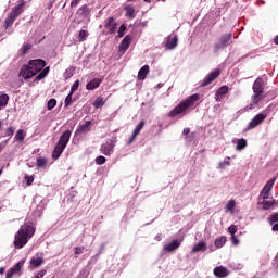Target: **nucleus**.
<instances>
[{"label": "nucleus", "mask_w": 278, "mask_h": 278, "mask_svg": "<svg viewBox=\"0 0 278 278\" xmlns=\"http://www.w3.org/2000/svg\"><path fill=\"white\" fill-rule=\"evenodd\" d=\"M1 127H3V122L0 121V129H1Z\"/></svg>", "instance_id": "680f3d73"}, {"label": "nucleus", "mask_w": 278, "mask_h": 278, "mask_svg": "<svg viewBox=\"0 0 278 278\" xmlns=\"http://www.w3.org/2000/svg\"><path fill=\"white\" fill-rule=\"evenodd\" d=\"M9 101H10V96H8V93L0 94V110H3V108H7Z\"/></svg>", "instance_id": "b1692460"}, {"label": "nucleus", "mask_w": 278, "mask_h": 278, "mask_svg": "<svg viewBox=\"0 0 278 278\" xmlns=\"http://www.w3.org/2000/svg\"><path fill=\"white\" fill-rule=\"evenodd\" d=\"M92 129V122L91 121H86L84 124H80L76 131L75 136H83V134H88Z\"/></svg>", "instance_id": "f8f14e48"}, {"label": "nucleus", "mask_w": 278, "mask_h": 278, "mask_svg": "<svg viewBox=\"0 0 278 278\" xmlns=\"http://www.w3.org/2000/svg\"><path fill=\"white\" fill-rule=\"evenodd\" d=\"M275 203H277L275 198H269V200H263L262 202H260L258 205L262 206V210L266 211V210H270V207H273Z\"/></svg>", "instance_id": "a211bd4d"}, {"label": "nucleus", "mask_w": 278, "mask_h": 278, "mask_svg": "<svg viewBox=\"0 0 278 278\" xmlns=\"http://www.w3.org/2000/svg\"><path fill=\"white\" fill-rule=\"evenodd\" d=\"M199 251H207V244L205 241H199L192 249V253H199Z\"/></svg>", "instance_id": "412c9836"}, {"label": "nucleus", "mask_w": 278, "mask_h": 278, "mask_svg": "<svg viewBox=\"0 0 278 278\" xmlns=\"http://www.w3.org/2000/svg\"><path fill=\"white\" fill-rule=\"evenodd\" d=\"M190 134V128H185L182 130V136L185 137V140H187V142H192V139L194 138V132H191L190 136H188Z\"/></svg>", "instance_id": "473e14b6"}, {"label": "nucleus", "mask_w": 278, "mask_h": 278, "mask_svg": "<svg viewBox=\"0 0 278 278\" xmlns=\"http://www.w3.org/2000/svg\"><path fill=\"white\" fill-rule=\"evenodd\" d=\"M47 275V269L40 270L34 278H42Z\"/></svg>", "instance_id": "603ef678"}, {"label": "nucleus", "mask_w": 278, "mask_h": 278, "mask_svg": "<svg viewBox=\"0 0 278 278\" xmlns=\"http://www.w3.org/2000/svg\"><path fill=\"white\" fill-rule=\"evenodd\" d=\"M225 166V163H220L219 167L223 168Z\"/></svg>", "instance_id": "bf43d9fd"}, {"label": "nucleus", "mask_w": 278, "mask_h": 278, "mask_svg": "<svg viewBox=\"0 0 278 278\" xmlns=\"http://www.w3.org/2000/svg\"><path fill=\"white\" fill-rule=\"evenodd\" d=\"M181 247V242L178 240H173L169 244L164 247V250L167 251L168 253L173 251H177L178 248Z\"/></svg>", "instance_id": "6ab92c4d"}, {"label": "nucleus", "mask_w": 278, "mask_h": 278, "mask_svg": "<svg viewBox=\"0 0 278 278\" xmlns=\"http://www.w3.org/2000/svg\"><path fill=\"white\" fill-rule=\"evenodd\" d=\"M29 49H31V45L26 43L22 47V55H25V53H27V51H29Z\"/></svg>", "instance_id": "49530a36"}, {"label": "nucleus", "mask_w": 278, "mask_h": 278, "mask_svg": "<svg viewBox=\"0 0 278 278\" xmlns=\"http://www.w3.org/2000/svg\"><path fill=\"white\" fill-rule=\"evenodd\" d=\"M268 118V114L266 113H258L256 114L250 123L247 125V131H251V129H255V127H260L262 123H264V119Z\"/></svg>", "instance_id": "1a4fd4ad"}, {"label": "nucleus", "mask_w": 278, "mask_h": 278, "mask_svg": "<svg viewBox=\"0 0 278 278\" xmlns=\"http://www.w3.org/2000/svg\"><path fill=\"white\" fill-rule=\"evenodd\" d=\"M228 231L231 236H236V233H238V226L237 225H231L229 228H228Z\"/></svg>", "instance_id": "c03bdc74"}, {"label": "nucleus", "mask_w": 278, "mask_h": 278, "mask_svg": "<svg viewBox=\"0 0 278 278\" xmlns=\"http://www.w3.org/2000/svg\"><path fill=\"white\" fill-rule=\"evenodd\" d=\"M126 29H127V26H125V24H122L119 26V29L117 30V34H118L117 37L123 38V36H125Z\"/></svg>", "instance_id": "e433bc0d"}, {"label": "nucleus", "mask_w": 278, "mask_h": 278, "mask_svg": "<svg viewBox=\"0 0 278 278\" xmlns=\"http://www.w3.org/2000/svg\"><path fill=\"white\" fill-rule=\"evenodd\" d=\"M80 2H81V0H73L71 2V8H77V5H79Z\"/></svg>", "instance_id": "5fc2aeb1"}, {"label": "nucleus", "mask_w": 278, "mask_h": 278, "mask_svg": "<svg viewBox=\"0 0 278 278\" xmlns=\"http://www.w3.org/2000/svg\"><path fill=\"white\" fill-rule=\"evenodd\" d=\"M47 75H49V66L43 68L37 76L35 81H40L42 79H45V77H47Z\"/></svg>", "instance_id": "2f4dec72"}, {"label": "nucleus", "mask_w": 278, "mask_h": 278, "mask_svg": "<svg viewBox=\"0 0 278 278\" xmlns=\"http://www.w3.org/2000/svg\"><path fill=\"white\" fill-rule=\"evenodd\" d=\"M14 131H15L14 127L10 126L7 128L4 136H7L8 138H12V136H14Z\"/></svg>", "instance_id": "79ce46f5"}, {"label": "nucleus", "mask_w": 278, "mask_h": 278, "mask_svg": "<svg viewBox=\"0 0 278 278\" xmlns=\"http://www.w3.org/2000/svg\"><path fill=\"white\" fill-rule=\"evenodd\" d=\"M25 181L27 186H31L34 184V176H25Z\"/></svg>", "instance_id": "09e8293b"}, {"label": "nucleus", "mask_w": 278, "mask_h": 278, "mask_svg": "<svg viewBox=\"0 0 278 278\" xmlns=\"http://www.w3.org/2000/svg\"><path fill=\"white\" fill-rule=\"evenodd\" d=\"M244 149H247V139H244V138L238 139L236 150L242 151Z\"/></svg>", "instance_id": "c85d7f7f"}, {"label": "nucleus", "mask_w": 278, "mask_h": 278, "mask_svg": "<svg viewBox=\"0 0 278 278\" xmlns=\"http://www.w3.org/2000/svg\"><path fill=\"white\" fill-rule=\"evenodd\" d=\"M220 77V70H214L211 72L201 83L200 88H205L206 86H210L212 81L215 79H218Z\"/></svg>", "instance_id": "9b49d317"}, {"label": "nucleus", "mask_w": 278, "mask_h": 278, "mask_svg": "<svg viewBox=\"0 0 278 278\" xmlns=\"http://www.w3.org/2000/svg\"><path fill=\"white\" fill-rule=\"evenodd\" d=\"M156 1H157V2H160V1H163V2H164V1H166V0H156Z\"/></svg>", "instance_id": "0e129e2a"}, {"label": "nucleus", "mask_w": 278, "mask_h": 278, "mask_svg": "<svg viewBox=\"0 0 278 278\" xmlns=\"http://www.w3.org/2000/svg\"><path fill=\"white\" fill-rule=\"evenodd\" d=\"M103 105H105V99H103V97H98L93 102V108H96V110L103 108Z\"/></svg>", "instance_id": "7c9ffc66"}, {"label": "nucleus", "mask_w": 278, "mask_h": 278, "mask_svg": "<svg viewBox=\"0 0 278 278\" xmlns=\"http://www.w3.org/2000/svg\"><path fill=\"white\" fill-rule=\"evenodd\" d=\"M199 99H201V96L199 93L189 96L178 105H176L167 115L169 116V118H175L176 116H179V114H184L187 110H190V108H194Z\"/></svg>", "instance_id": "7ed1b4c3"}, {"label": "nucleus", "mask_w": 278, "mask_h": 278, "mask_svg": "<svg viewBox=\"0 0 278 278\" xmlns=\"http://www.w3.org/2000/svg\"><path fill=\"white\" fill-rule=\"evenodd\" d=\"M231 242L235 247H238V244H240V241L238 240V237L236 235L231 236Z\"/></svg>", "instance_id": "3c124183"}, {"label": "nucleus", "mask_w": 278, "mask_h": 278, "mask_svg": "<svg viewBox=\"0 0 278 278\" xmlns=\"http://www.w3.org/2000/svg\"><path fill=\"white\" fill-rule=\"evenodd\" d=\"M144 3H151V0H143Z\"/></svg>", "instance_id": "052dcab7"}, {"label": "nucleus", "mask_w": 278, "mask_h": 278, "mask_svg": "<svg viewBox=\"0 0 278 278\" xmlns=\"http://www.w3.org/2000/svg\"><path fill=\"white\" fill-rule=\"evenodd\" d=\"M177 40H178L177 36H174V37L169 36L166 41V48L175 49V47H177Z\"/></svg>", "instance_id": "5701e85b"}, {"label": "nucleus", "mask_w": 278, "mask_h": 278, "mask_svg": "<svg viewBox=\"0 0 278 278\" xmlns=\"http://www.w3.org/2000/svg\"><path fill=\"white\" fill-rule=\"evenodd\" d=\"M134 37H131V35H127L123 41L119 43V51H123V53H125V51H127V49H129V46L131 45V40Z\"/></svg>", "instance_id": "2eb2a0df"}, {"label": "nucleus", "mask_w": 278, "mask_h": 278, "mask_svg": "<svg viewBox=\"0 0 278 278\" xmlns=\"http://www.w3.org/2000/svg\"><path fill=\"white\" fill-rule=\"evenodd\" d=\"M227 92H229V87L227 85L222 86L216 90L215 100L218 103H220V101H223V98L225 97V94H227Z\"/></svg>", "instance_id": "ddd939ff"}, {"label": "nucleus", "mask_w": 278, "mask_h": 278, "mask_svg": "<svg viewBox=\"0 0 278 278\" xmlns=\"http://www.w3.org/2000/svg\"><path fill=\"white\" fill-rule=\"evenodd\" d=\"M24 264H25V261H20L18 263H16L12 268H11V270L13 271V273H20L21 271V268H23V266H24Z\"/></svg>", "instance_id": "c9c22d12"}, {"label": "nucleus", "mask_w": 278, "mask_h": 278, "mask_svg": "<svg viewBox=\"0 0 278 278\" xmlns=\"http://www.w3.org/2000/svg\"><path fill=\"white\" fill-rule=\"evenodd\" d=\"M226 242H227V237L222 236V237L215 239L214 244H215L216 249H223V247H225Z\"/></svg>", "instance_id": "393cba45"}, {"label": "nucleus", "mask_w": 278, "mask_h": 278, "mask_svg": "<svg viewBox=\"0 0 278 278\" xmlns=\"http://www.w3.org/2000/svg\"><path fill=\"white\" fill-rule=\"evenodd\" d=\"M273 231H278V223L273 226Z\"/></svg>", "instance_id": "4d7b16f0"}, {"label": "nucleus", "mask_w": 278, "mask_h": 278, "mask_svg": "<svg viewBox=\"0 0 278 278\" xmlns=\"http://www.w3.org/2000/svg\"><path fill=\"white\" fill-rule=\"evenodd\" d=\"M260 199H262L263 201H267L268 199H270V192H268V191H261Z\"/></svg>", "instance_id": "a19ab883"}, {"label": "nucleus", "mask_w": 278, "mask_h": 278, "mask_svg": "<svg viewBox=\"0 0 278 278\" xmlns=\"http://www.w3.org/2000/svg\"><path fill=\"white\" fill-rule=\"evenodd\" d=\"M252 90H253V96H252V101L253 103H260L262 101V99H264V78L258 77L255 79V81L253 83L252 86Z\"/></svg>", "instance_id": "39448f33"}, {"label": "nucleus", "mask_w": 278, "mask_h": 278, "mask_svg": "<svg viewBox=\"0 0 278 278\" xmlns=\"http://www.w3.org/2000/svg\"><path fill=\"white\" fill-rule=\"evenodd\" d=\"M87 38H88V31H86V30H80V31H79V42L86 41Z\"/></svg>", "instance_id": "ea45409f"}, {"label": "nucleus", "mask_w": 278, "mask_h": 278, "mask_svg": "<svg viewBox=\"0 0 278 278\" xmlns=\"http://www.w3.org/2000/svg\"><path fill=\"white\" fill-rule=\"evenodd\" d=\"M73 103V94H67L65 98V108H68V105H71Z\"/></svg>", "instance_id": "a18cd8bd"}, {"label": "nucleus", "mask_w": 278, "mask_h": 278, "mask_svg": "<svg viewBox=\"0 0 278 278\" xmlns=\"http://www.w3.org/2000/svg\"><path fill=\"white\" fill-rule=\"evenodd\" d=\"M27 134H25V130L20 129L16 131L14 139L16 140V142H23Z\"/></svg>", "instance_id": "cd10ccee"}, {"label": "nucleus", "mask_w": 278, "mask_h": 278, "mask_svg": "<svg viewBox=\"0 0 278 278\" xmlns=\"http://www.w3.org/2000/svg\"><path fill=\"white\" fill-rule=\"evenodd\" d=\"M0 175H3V169H0Z\"/></svg>", "instance_id": "e2e57ef3"}, {"label": "nucleus", "mask_w": 278, "mask_h": 278, "mask_svg": "<svg viewBox=\"0 0 278 278\" xmlns=\"http://www.w3.org/2000/svg\"><path fill=\"white\" fill-rule=\"evenodd\" d=\"M269 222L270 223H278V212L274 213L270 217H269Z\"/></svg>", "instance_id": "8fccbe9b"}, {"label": "nucleus", "mask_w": 278, "mask_h": 278, "mask_svg": "<svg viewBox=\"0 0 278 278\" xmlns=\"http://www.w3.org/2000/svg\"><path fill=\"white\" fill-rule=\"evenodd\" d=\"M116 147V140L115 139H111L108 140L105 143H103L100 147V153H102L103 155H112L114 153V148Z\"/></svg>", "instance_id": "9d476101"}, {"label": "nucleus", "mask_w": 278, "mask_h": 278, "mask_svg": "<svg viewBox=\"0 0 278 278\" xmlns=\"http://www.w3.org/2000/svg\"><path fill=\"white\" fill-rule=\"evenodd\" d=\"M3 273H5V268L0 267V275H3Z\"/></svg>", "instance_id": "13d9d810"}, {"label": "nucleus", "mask_w": 278, "mask_h": 278, "mask_svg": "<svg viewBox=\"0 0 278 278\" xmlns=\"http://www.w3.org/2000/svg\"><path fill=\"white\" fill-rule=\"evenodd\" d=\"M36 166L37 168H47V159L37 157Z\"/></svg>", "instance_id": "72a5a7b5"}, {"label": "nucleus", "mask_w": 278, "mask_h": 278, "mask_svg": "<svg viewBox=\"0 0 278 278\" xmlns=\"http://www.w3.org/2000/svg\"><path fill=\"white\" fill-rule=\"evenodd\" d=\"M77 14L83 16V18H86V16L90 14V9L88 8V5L85 4L78 9Z\"/></svg>", "instance_id": "a878e982"}, {"label": "nucleus", "mask_w": 278, "mask_h": 278, "mask_svg": "<svg viewBox=\"0 0 278 278\" xmlns=\"http://www.w3.org/2000/svg\"><path fill=\"white\" fill-rule=\"evenodd\" d=\"M126 14L125 16H127V18H136V9L134 8V5H127L124 8Z\"/></svg>", "instance_id": "4be33fe9"}, {"label": "nucleus", "mask_w": 278, "mask_h": 278, "mask_svg": "<svg viewBox=\"0 0 278 278\" xmlns=\"http://www.w3.org/2000/svg\"><path fill=\"white\" fill-rule=\"evenodd\" d=\"M34 233H36V228L29 224H24L21 226L18 231L15 233L14 237V247L15 249H23L31 238H34Z\"/></svg>", "instance_id": "f257e3e1"}, {"label": "nucleus", "mask_w": 278, "mask_h": 278, "mask_svg": "<svg viewBox=\"0 0 278 278\" xmlns=\"http://www.w3.org/2000/svg\"><path fill=\"white\" fill-rule=\"evenodd\" d=\"M71 134H72L71 130H65L61 135V137L52 152V160H58L60 157V155H62V153H64V149H66L68 142L71 141Z\"/></svg>", "instance_id": "20e7f679"}, {"label": "nucleus", "mask_w": 278, "mask_h": 278, "mask_svg": "<svg viewBox=\"0 0 278 278\" xmlns=\"http://www.w3.org/2000/svg\"><path fill=\"white\" fill-rule=\"evenodd\" d=\"M226 210L233 214V211L236 210V200H229L226 204Z\"/></svg>", "instance_id": "f704fd0d"}, {"label": "nucleus", "mask_w": 278, "mask_h": 278, "mask_svg": "<svg viewBox=\"0 0 278 278\" xmlns=\"http://www.w3.org/2000/svg\"><path fill=\"white\" fill-rule=\"evenodd\" d=\"M232 38H233V35L231 33L222 35L218 38V41L213 46L214 53H218V51H222L223 49H227V47L231 45Z\"/></svg>", "instance_id": "0eeeda50"}, {"label": "nucleus", "mask_w": 278, "mask_h": 278, "mask_svg": "<svg viewBox=\"0 0 278 278\" xmlns=\"http://www.w3.org/2000/svg\"><path fill=\"white\" fill-rule=\"evenodd\" d=\"M56 105H58V100L52 98L48 101L47 108L48 110H53V108H55Z\"/></svg>", "instance_id": "4c0bfd02"}, {"label": "nucleus", "mask_w": 278, "mask_h": 278, "mask_svg": "<svg viewBox=\"0 0 278 278\" xmlns=\"http://www.w3.org/2000/svg\"><path fill=\"white\" fill-rule=\"evenodd\" d=\"M104 34L105 36H114L116 29H118V23L114 16H110L104 21Z\"/></svg>", "instance_id": "6e6552de"}, {"label": "nucleus", "mask_w": 278, "mask_h": 278, "mask_svg": "<svg viewBox=\"0 0 278 278\" xmlns=\"http://www.w3.org/2000/svg\"><path fill=\"white\" fill-rule=\"evenodd\" d=\"M14 275H16V274L13 270L9 269L7 271L5 278H12V277H14Z\"/></svg>", "instance_id": "6e6d98bb"}, {"label": "nucleus", "mask_w": 278, "mask_h": 278, "mask_svg": "<svg viewBox=\"0 0 278 278\" xmlns=\"http://www.w3.org/2000/svg\"><path fill=\"white\" fill-rule=\"evenodd\" d=\"M147 75H149V65H144L138 72V80L144 81L147 79Z\"/></svg>", "instance_id": "aec40b11"}, {"label": "nucleus", "mask_w": 278, "mask_h": 278, "mask_svg": "<svg viewBox=\"0 0 278 278\" xmlns=\"http://www.w3.org/2000/svg\"><path fill=\"white\" fill-rule=\"evenodd\" d=\"M254 105H257V103L253 102V103H250L245 106V112H249V110H254L255 106Z\"/></svg>", "instance_id": "864d4df0"}, {"label": "nucleus", "mask_w": 278, "mask_h": 278, "mask_svg": "<svg viewBox=\"0 0 278 278\" xmlns=\"http://www.w3.org/2000/svg\"><path fill=\"white\" fill-rule=\"evenodd\" d=\"M74 253H75V255H76V257H77V255H81V253H84V247H76L75 249H74Z\"/></svg>", "instance_id": "de8ad7c7"}, {"label": "nucleus", "mask_w": 278, "mask_h": 278, "mask_svg": "<svg viewBox=\"0 0 278 278\" xmlns=\"http://www.w3.org/2000/svg\"><path fill=\"white\" fill-rule=\"evenodd\" d=\"M102 83H103V79H101V78H93L91 81H89L86 85V88L88 90H96V88H99V86H101Z\"/></svg>", "instance_id": "f3484780"}, {"label": "nucleus", "mask_w": 278, "mask_h": 278, "mask_svg": "<svg viewBox=\"0 0 278 278\" xmlns=\"http://www.w3.org/2000/svg\"><path fill=\"white\" fill-rule=\"evenodd\" d=\"M21 14H23V3H20L15 8H13L9 15L5 17L4 29H10V27L14 25V21H16V18H18Z\"/></svg>", "instance_id": "423d86ee"}, {"label": "nucleus", "mask_w": 278, "mask_h": 278, "mask_svg": "<svg viewBox=\"0 0 278 278\" xmlns=\"http://www.w3.org/2000/svg\"><path fill=\"white\" fill-rule=\"evenodd\" d=\"M79 89V80H76L73 85H72V88H71V94H75L76 90Z\"/></svg>", "instance_id": "37998d69"}, {"label": "nucleus", "mask_w": 278, "mask_h": 278, "mask_svg": "<svg viewBox=\"0 0 278 278\" xmlns=\"http://www.w3.org/2000/svg\"><path fill=\"white\" fill-rule=\"evenodd\" d=\"M144 128V121H141L136 128L132 131L131 137L128 140V144H131V142H134V140H136V138H138V134H140V131H142V129Z\"/></svg>", "instance_id": "4468645a"}, {"label": "nucleus", "mask_w": 278, "mask_h": 278, "mask_svg": "<svg viewBox=\"0 0 278 278\" xmlns=\"http://www.w3.org/2000/svg\"><path fill=\"white\" fill-rule=\"evenodd\" d=\"M47 66V62L42 59H35L28 62V65L22 67L20 77L23 79H31L35 75H38Z\"/></svg>", "instance_id": "f03ea898"}, {"label": "nucleus", "mask_w": 278, "mask_h": 278, "mask_svg": "<svg viewBox=\"0 0 278 278\" xmlns=\"http://www.w3.org/2000/svg\"><path fill=\"white\" fill-rule=\"evenodd\" d=\"M275 181H276V178L269 179L266 182V185L264 186V188L262 189V191H264V192H271L273 186H275Z\"/></svg>", "instance_id": "bb28decb"}, {"label": "nucleus", "mask_w": 278, "mask_h": 278, "mask_svg": "<svg viewBox=\"0 0 278 278\" xmlns=\"http://www.w3.org/2000/svg\"><path fill=\"white\" fill-rule=\"evenodd\" d=\"M213 273L217 278H225L229 275V271L224 266L215 267Z\"/></svg>", "instance_id": "dca6fc26"}, {"label": "nucleus", "mask_w": 278, "mask_h": 278, "mask_svg": "<svg viewBox=\"0 0 278 278\" xmlns=\"http://www.w3.org/2000/svg\"><path fill=\"white\" fill-rule=\"evenodd\" d=\"M226 164H228V165H229V162H226Z\"/></svg>", "instance_id": "69168bd1"}, {"label": "nucleus", "mask_w": 278, "mask_h": 278, "mask_svg": "<svg viewBox=\"0 0 278 278\" xmlns=\"http://www.w3.org/2000/svg\"><path fill=\"white\" fill-rule=\"evenodd\" d=\"M41 264H45V260L42 257L30 260V266L34 268H40Z\"/></svg>", "instance_id": "c756f323"}, {"label": "nucleus", "mask_w": 278, "mask_h": 278, "mask_svg": "<svg viewBox=\"0 0 278 278\" xmlns=\"http://www.w3.org/2000/svg\"><path fill=\"white\" fill-rule=\"evenodd\" d=\"M105 162H106V159L103 155L96 157V164H98V166H103V164H105Z\"/></svg>", "instance_id": "58836bf2"}]
</instances>
